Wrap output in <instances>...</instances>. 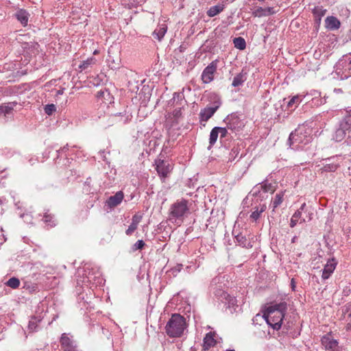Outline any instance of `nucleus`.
Wrapping results in <instances>:
<instances>
[{"label":"nucleus","instance_id":"nucleus-42","mask_svg":"<svg viewBox=\"0 0 351 351\" xmlns=\"http://www.w3.org/2000/svg\"><path fill=\"white\" fill-rule=\"evenodd\" d=\"M216 129L217 130V132L219 134H220L221 138H225L227 136L228 134V128H222V127H216Z\"/></svg>","mask_w":351,"mask_h":351},{"label":"nucleus","instance_id":"nucleus-9","mask_svg":"<svg viewBox=\"0 0 351 351\" xmlns=\"http://www.w3.org/2000/svg\"><path fill=\"white\" fill-rule=\"evenodd\" d=\"M156 170L160 178L164 181L173 170V165L167 160L157 158L155 160Z\"/></svg>","mask_w":351,"mask_h":351},{"label":"nucleus","instance_id":"nucleus-51","mask_svg":"<svg viewBox=\"0 0 351 351\" xmlns=\"http://www.w3.org/2000/svg\"><path fill=\"white\" fill-rule=\"evenodd\" d=\"M291 287L292 291H295L296 285H295V282L294 278H292L291 280Z\"/></svg>","mask_w":351,"mask_h":351},{"label":"nucleus","instance_id":"nucleus-2","mask_svg":"<svg viewBox=\"0 0 351 351\" xmlns=\"http://www.w3.org/2000/svg\"><path fill=\"white\" fill-rule=\"evenodd\" d=\"M186 328L185 318L180 314H173L167 323L165 330L167 335L170 337H181Z\"/></svg>","mask_w":351,"mask_h":351},{"label":"nucleus","instance_id":"nucleus-19","mask_svg":"<svg viewBox=\"0 0 351 351\" xmlns=\"http://www.w3.org/2000/svg\"><path fill=\"white\" fill-rule=\"evenodd\" d=\"M326 27L330 30H336L340 27L341 23L339 20L332 16H328L325 19Z\"/></svg>","mask_w":351,"mask_h":351},{"label":"nucleus","instance_id":"nucleus-46","mask_svg":"<svg viewBox=\"0 0 351 351\" xmlns=\"http://www.w3.org/2000/svg\"><path fill=\"white\" fill-rule=\"evenodd\" d=\"M265 11L267 13V16L269 15L274 14L276 12L274 10V8L268 7L265 8Z\"/></svg>","mask_w":351,"mask_h":351},{"label":"nucleus","instance_id":"nucleus-17","mask_svg":"<svg viewBox=\"0 0 351 351\" xmlns=\"http://www.w3.org/2000/svg\"><path fill=\"white\" fill-rule=\"evenodd\" d=\"M232 234L234 235L236 243H237L240 246L247 249L252 247V242L246 238L245 235H243L242 233H238L236 234L235 230H233Z\"/></svg>","mask_w":351,"mask_h":351},{"label":"nucleus","instance_id":"nucleus-4","mask_svg":"<svg viewBox=\"0 0 351 351\" xmlns=\"http://www.w3.org/2000/svg\"><path fill=\"white\" fill-rule=\"evenodd\" d=\"M346 136L351 140V109L346 111V115L340 121L332 138L336 142H341Z\"/></svg>","mask_w":351,"mask_h":351},{"label":"nucleus","instance_id":"nucleus-57","mask_svg":"<svg viewBox=\"0 0 351 351\" xmlns=\"http://www.w3.org/2000/svg\"><path fill=\"white\" fill-rule=\"evenodd\" d=\"M226 351H235L234 350H227Z\"/></svg>","mask_w":351,"mask_h":351},{"label":"nucleus","instance_id":"nucleus-35","mask_svg":"<svg viewBox=\"0 0 351 351\" xmlns=\"http://www.w3.org/2000/svg\"><path fill=\"white\" fill-rule=\"evenodd\" d=\"M217 129H216V127L213 128L210 132V138H209V143L210 146L208 148L212 147L217 141L219 134L217 132Z\"/></svg>","mask_w":351,"mask_h":351},{"label":"nucleus","instance_id":"nucleus-40","mask_svg":"<svg viewBox=\"0 0 351 351\" xmlns=\"http://www.w3.org/2000/svg\"><path fill=\"white\" fill-rule=\"evenodd\" d=\"M56 110V107L54 104H47L45 107V112L48 115H51Z\"/></svg>","mask_w":351,"mask_h":351},{"label":"nucleus","instance_id":"nucleus-48","mask_svg":"<svg viewBox=\"0 0 351 351\" xmlns=\"http://www.w3.org/2000/svg\"><path fill=\"white\" fill-rule=\"evenodd\" d=\"M346 322H347V324L345 326V330H346V332L351 331V321L350 319H348L347 317Z\"/></svg>","mask_w":351,"mask_h":351},{"label":"nucleus","instance_id":"nucleus-39","mask_svg":"<svg viewBox=\"0 0 351 351\" xmlns=\"http://www.w3.org/2000/svg\"><path fill=\"white\" fill-rule=\"evenodd\" d=\"M145 245V242L143 240H138L132 246V250L133 252L142 250Z\"/></svg>","mask_w":351,"mask_h":351},{"label":"nucleus","instance_id":"nucleus-14","mask_svg":"<svg viewBox=\"0 0 351 351\" xmlns=\"http://www.w3.org/2000/svg\"><path fill=\"white\" fill-rule=\"evenodd\" d=\"M337 265V262L335 258L329 259L326 265H324V269H322V280H326L328 279L330 276L333 274L336 267Z\"/></svg>","mask_w":351,"mask_h":351},{"label":"nucleus","instance_id":"nucleus-53","mask_svg":"<svg viewBox=\"0 0 351 351\" xmlns=\"http://www.w3.org/2000/svg\"><path fill=\"white\" fill-rule=\"evenodd\" d=\"M297 239H298V237L294 236V237L292 238V239H291V242H292V243H295V242H296Z\"/></svg>","mask_w":351,"mask_h":351},{"label":"nucleus","instance_id":"nucleus-22","mask_svg":"<svg viewBox=\"0 0 351 351\" xmlns=\"http://www.w3.org/2000/svg\"><path fill=\"white\" fill-rule=\"evenodd\" d=\"M216 344V340L214 339V336L211 332H208L204 338L203 347L204 350H208L213 347Z\"/></svg>","mask_w":351,"mask_h":351},{"label":"nucleus","instance_id":"nucleus-50","mask_svg":"<svg viewBox=\"0 0 351 351\" xmlns=\"http://www.w3.org/2000/svg\"><path fill=\"white\" fill-rule=\"evenodd\" d=\"M69 149V145L66 144L65 146H64L62 148H61L60 150H58V153L60 152H65Z\"/></svg>","mask_w":351,"mask_h":351},{"label":"nucleus","instance_id":"nucleus-26","mask_svg":"<svg viewBox=\"0 0 351 351\" xmlns=\"http://www.w3.org/2000/svg\"><path fill=\"white\" fill-rule=\"evenodd\" d=\"M326 9L320 5L315 6L313 10V15L319 21H321L322 18L326 14Z\"/></svg>","mask_w":351,"mask_h":351},{"label":"nucleus","instance_id":"nucleus-6","mask_svg":"<svg viewBox=\"0 0 351 351\" xmlns=\"http://www.w3.org/2000/svg\"><path fill=\"white\" fill-rule=\"evenodd\" d=\"M223 277L217 276L214 278L210 282V287L213 289L215 295L219 298L223 302L228 303L229 306H234L237 302L234 297L231 296L227 292L221 289L222 286L220 285L219 287H217V284H221V279Z\"/></svg>","mask_w":351,"mask_h":351},{"label":"nucleus","instance_id":"nucleus-28","mask_svg":"<svg viewBox=\"0 0 351 351\" xmlns=\"http://www.w3.org/2000/svg\"><path fill=\"white\" fill-rule=\"evenodd\" d=\"M41 321L40 317H32L29 322L28 330L29 332L36 331L38 327V323Z\"/></svg>","mask_w":351,"mask_h":351},{"label":"nucleus","instance_id":"nucleus-55","mask_svg":"<svg viewBox=\"0 0 351 351\" xmlns=\"http://www.w3.org/2000/svg\"><path fill=\"white\" fill-rule=\"evenodd\" d=\"M232 152L233 153H236V152H237V149L235 150L234 149H232Z\"/></svg>","mask_w":351,"mask_h":351},{"label":"nucleus","instance_id":"nucleus-23","mask_svg":"<svg viewBox=\"0 0 351 351\" xmlns=\"http://www.w3.org/2000/svg\"><path fill=\"white\" fill-rule=\"evenodd\" d=\"M15 16L23 25L25 26L27 24L29 14L25 10L21 9L18 10Z\"/></svg>","mask_w":351,"mask_h":351},{"label":"nucleus","instance_id":"nucleus-41","mask_svg":"<svg viewBox=\"0 0 351 351\" xmlns=\"http://www.w3.org/2000/svg\"><path fill=\"white\" fill-rule=\"evenodd\" d=\"M303 213L305 215V217L306 218V220L307 219V221H311L312 219H313V213L312 212V210L308 208L306 206L305 207V209L304 210H303Z\"/></svg>","mask_w":351,"mask_h":351},{"label":"nucleus","instance_id":"nucleus-18","mask_svg":"<svg viewBox=\"0 0 351 351\" xmlns=\"http://www.w3.org/2000/svg\"><path fill=\"white\" fill-rule=\"evenodd\" d=\"M142 219V215L136 213L132 216V223L129 226L128 228L125 231V234L128 236H130L133 234V232L137 229L139 223Z\"/></svg>","mask_w":351,"mask_h":351},{"label":"nucleus","instance_id":"nucleus-38","mask_svg":"<svg viewBox=\"0 0 351 351\" xmlns=\"http://www.w3.org/2000/svg\"><path fill=\"white\" fill-rule=\"evenodd\" d=\"M252 15L254 17H263V16H267V13L265 11V8L258 7L257 9L254 10L252 12Z\"/></svg>","mask_w":351,"mask_h":351},{"label":"nucleus","instance_id":"nucleus-1","mask_svg":"<svg viewBox=\"0 0 351 351\" xmlns=\"http://www.w3.org/2000/svg\"><path fill=\"white\" fill-rule=\"evenodd\" d=\"M287 304L285 302L272 304L267 308L263 317L267 324L274 330H279L287 311Z\"/></svg>","mask_w":351,"mask_h":351},{"label":"nucleus","instance_id":"nucleus-21","mask_svg":"<svg viewBox=\"0 0 351 351\" xmlns=\"http://www.w3.org/2000/svg\"><path fill=\"white\" fill-rule=\"evenodd\" d=\"M285 191H280L276 194L274 199L271 200L270 206L272 208V212L275 211V209L278 208L284 200V195Z\"/></svg>","mask_w":351,"mask_h":351},{"label":"nucleus","instance_id":"nucleus-34","mask_svg":"<svg viewBox=\"0 0 351 351\" xmlns=\"http://www.w3.org/2000/svg\"><path fill=\"white\" fill-rule=\"evenodd\" d=\"M44 222L48 226L53 227L56 226V221L54 220V216L48 212L45 213L43 216Z\"/></svg>","mask_w":351,"mask_h":351},{"label":"nucleus","instance_id":"nucleus-49","mask_svg":"<svg viewBox=\"0 0 351 351\" xmlns=\"http://www.w3.org/2000/svg\"><path fill=\"white\" fill-rule=\"evenodd\" d=\"M298 223V220L297 219L293 218V217L291 218L290 220V226L291 228H293L296 226V224Z\"/></svg>","mask_w":351,"mask_h":351},{"label":"nucleus","instance_id":"nucleus-8","mask_svg":"<svg viewBox=\"0 0 351 351\" xmlns=\"http://www.w3.org/2000/svg\"><path fill=\"white\" fill-rule=\"evenodd\" d=\"M342 157L337 155L324 158L321 161L322 167H321L319 171L322 173L335 172L340 167Z\"/></svg>","mask_w":351,"mask_h":351},{"label":"nucleus","instance_id":"nucleus-30","mask_svg":"<svg viewBox=\"0 0 351 351\" xmlns=\"http://www.w3.org/2000/svg\"><path fill=\"white\" fill-rule=\"evenodd\" d=\"M303 96L297 95L293 96L288 102L287 106L289 108L297 107L302 101Z\"/></svg>","mask_w":351,"mask_h":351},{"label":"nucleus","instance_id":"nucleus-16","mask_svg":"<svg viewBox=\"0 0 351 351\" xmlns=\"http://www.w3.org/2000/svg\"><path fill=\"white\" fill-rule=\"evenodd\" d=\"M124 195L122 191H118L115 195L110 196L106 201V204L110 208H114L119 205L123 201Z\"/></svg>","mask_w":351,"mask_h":351},{"label":"nucleus","instance_id":"nucleus-37","mask_svg":"<svg viewBox=\"0 0 351 351\" xmlns=\"http://www.w3.org/2000/svg\"><path fill=\"white\" fill-rule=\"evenodd\" d=\"M97 97L98 98L109 101L110 103L111 102V100L110 99L112 98V97L110 95V92L108 90H100L97 92Z\"/></svg>","mask_w":351,"mask_h":351},{"label":"nucleus","instance_id":"nucleus-11","mask_svg":"<svg viewBox=\"0 0 351 351\" xmlns=\"http://www.w3.org/2000/svg\"><path fill=\"white\" fill-rule=\"evenodd\" d=\"M60 343L64 351H78L76 342L73 340V337L69 333L62 334Z\"/></svg>","mask_w":351,"mask_h":351},{"label":"nucleus","instance_id":"nucleus-45","mask_svg":"<svg viewBox=\"0 0 351 351\" xmlns=\"http://www.w3.org/2000/svg\"><path fill=\"white\" fill-rule=\"evenodd\" d=\"M172 114L175 119H178L182 114L181 108L179 107V108H176L173 111Z\"/></svg>","mask_w":351,"mask_h":351},{"label":"nucleus","instance_id":"nucleus-44","mask_svg":"<svg viewBox=\"0 0 351 351\" xmlns=\"http://www.w3.org/2000/svg\"><path fill=\"white\" fill-rule=\"evenodd\" d=\"M343 313L345 315L348 314V318L351 321V304H348L343 307Z\"/></svg>","mask_w":351,"mask_h":351},{"label":"nucleus","instance_id":"nucleus-3","mask_svg":"<svg viewBox=\"0 0 351 351\" xmlns=\"http://www.w3.org/2000/svg\"><path fill=\"white\" fill-rule=\"evenodd\" d=\"M312 140V136L304 128H298L291 132L289 138V143L293 149H303L304 146L308 144Z\"/></svg>","mask_w":351,"mask_h":351},{"label":"nucleus","instance_id":"nucleus-31","mask_svg":"<svg viewBox=\"0 0 351 351\" xmlns=\"http://www.w3.org/2000/svg\"><path fill=\"white\" fill-rule=\"evenodd\" d=\"M96 62L95 58L91 57L88 58L87 60H84L82 62V63L79 65V68L81 70H86L88 69L90 66H91L93 64H95Z\"/></svg>","mask_w":351,"mask_h":351},{"label":"nucleus","instance_id":"nucleus-36","mask_svg":"<svg viewBox=\"0 0 351 351\" xmlns=\"http://www.w3.org/2000/svg\"><path fill=\"white\" fill-rule=\"evenodd\" d=\"M5 285L12 289H16L20 285V280L19 278L12 277L10 278L5 283Z\"/></svg>","mask_w":351,"mask_h":351},{"label":"nucleus","instance_id":"nucleus-12","mask_svg":"<svg viewBox=\"0 0 351 351\" xmlns=\"http://www.w3.org/2000/svg\"><path fill=\"white\" fill-rule=\"evenodd\" d=\"M217 62V60H213L204 69L201 77L204 84H208L213 80Z\"/></svg>","mask_w":351,"mask_h":351},{"label":"nucleus","instance_id":"nucleus-47","mask_svg":"<svg viewBox=\"0 0 351 351\" xmlns=\"http://www.w3.org/2000/svg\"><path fill=\"white\" fill-rule=\"evenodd\" d=\"M182 268V265L180 264L176 266L174 268L171 269L172 273L173 274H176L177 273L180 272Z\"/></svg>","mask_w":351,"mask_h":351},{"label":"nucleus","instance_id":"nucleus-32","mask_svg":"<svg viewBox=\"0 0 351 351\" xmlns=\"http://www.w3.org/2000/svg\"><path fill=\"white\" fill-rule=\"evenodd\" d=\"M13 105L9 104L6 106H0V114H3L5 117H9L12 114Z\"/></svg>","mask_w":351,"mask_h":351},{"label":"nucleus","instance_id":"nucleus-43","mask_svg":"<svg viewBox=\"0 0 351 351\" xmlns=\"http://www.w3.org/2000/svg\"><path fill=\"white\" fill-rule=\"evenodd\" d=\"M184 99V95L181 93H174L173 97L172 98L173 103H174L176 101L178 103L179 101H182Z\"/></svg>","mask_w":351,"mask_h":351},{"label":"nucleus","instance_id":"nucleus-54","mask_svg":"<svg viewBox=\"0 0 351 351\" xmlns=\"http://www.w3.org/2000/svg\"><path fill=\"white\" fill-rule=\"evenodd\" d=\"M58 95H62L63 93V90H59L57 92Z\"/></svg>","mask_w":351,"mask_h":351},{"label":"nucleus","instance_id":"nucleus-33","mask_svg":"<svg viewBox=\"0 0 351 351\" xmlns=\"http://www.w3.org/2000/svg\"><path fill=\"white\" fill-rule=\"evenodd\" d=\"M233 43L234 45V47L240 50H243L246 47L245 40L242 37H237L234 38Z\"/></svg>","mask_w":351,"mask_h":351},{"label":"nucleus","instance_id":"nucleus-20","mask_svg":"<svg viewBox=\"0 0 351 351\" xmlns=\"http://www.w3.org/2000/svg\"><path fill=\"white\" fill-rule=\"evenodd\" d=\"M247 80V73L243 72L242 71L241 73H238L236 76L234 77L232 82V86L233 87H238L242 86L243 84Z\"/></svg>","mask_w":351,"mask_h":351},{"label":"nucleus","instance_id":"nucleus-56","mask_svg":"<svg viewBox=\"0 0 351 351\" xmlns=\"http://www.w3.org/2000/svg\"><path fill=\"white\" fill-rule=\"evenodd\" d=\"M97 50H95V51H94V54H97Z\"/></svg>","mask_w":351,"mask_h":351},{"label":"nucleus","instance_id":"nucleus-10","mask_svg":"<svg viewBox=\"0 0 351 351\" xmlns=\"http://www.w3.org/2000/svg\"><path fill=\"white\" fill-rule=\"evenodd\" d=\"M223 122L226 124L227 128L233 132L239 131L244 127L243 121L236 114L227 116Z\"/></svg>","mask_w":351,"mask_h":351},{"label":"nucleus","instance_id":"nucleus-27","mask_svg":"<svg viewBox=\"0 0 351 351\" xmlns=\"http://www.w3.org/2000/svg\"><path fill=\"white\" fill-rule=\"evenodd\" d=\"M223 10V5H214L209 8V10L207 11V14L210 17H213V16H216L217 14H219L221 12H222Z\"/></svg>","mask_w":351,"mask_h":351},{"label":"nucleus","instance_id":"nucleus-15","mask_svg":"<svg viewBox=\"0 0 351 351\" xmlns=\"http://www.w3.org/2000/svg\"><path fill=\"white\" fill-rule=\"evenodd\" d=\"M267 209V205L265 204H259L258 206H256L253 208V211L250 215V220L251 222L256 223L259 219L261 217L263 213H264Z\"/></svg>","mask_w":351,"mask_h":351},{"label":"nucleus","instance_id":"nucleus-52","mask_svg":"<svg viewBox=\"0 0 351 351\" xmlns=\"http://www.w3.org/2000/svg\"><path fill=\"white\" fill-rule=\"evenodd\" d=\"M348 71H349L350 73H351V59L350 60L349 64H348Z\"/></svg>","mask_w":351,"mask_h":351},{"label":"nucleus","instance_id":"nucleus-13","mask_svg":"<svg viewBox=\"0 0 351 351\" xmlns=\"http://www.w3.org/2000/svg\"><path fill=\"white\" fill-rule=\"evenodd\" d=\"M221 100L218 98L213 102V106L211 107H206L202 109L199 113L200 120L202 121H207L210 118H211L217 109L221 106Z\"/></svg>","mask_w":351,"mask_h":351},{"label":"nucleus","instance_id":"nucleus-7","mask_svg":"<svg viewBox=\"0 0 351 351\" xmlns=\"http://www.w3.org/2000/svg\"><path fill=\"white\" fill-rule=\"evenodd\" d=\"M321 345L326 351H343V346L339 344L337 339H335L332 332H328L323 335L320 339Z\"/></svg>","mask_w":351,"mask_h":351},{"label":"nucleus","instance_id":"nucleus-29","mask_svg":"<svg viewBox=\"0 0 351 351\" xmlns=\"http://www.w3.org/2000/svg\"><path fill=\"white\" fill-rule=\"evenodd\" d=\"M305 207H306V203H303L301 205L300 208L299 209H298L295 212V213L292 215V217L293 218L297 219L298 220L300 219V223L306 221V218L302 217L303 210H304Z\"/></svg>","mask_w":351,"mask_h":351},{"label":"nucleus","instance_id":"nucleus-25","mask_svg":"<svg viewBox=\"0 0 351 351\" xmlns=\"http://www.w3.org/2000/svg\"><path fill=\"white\" fill-rule=\"evenodd\" d=\"M167 30L166 25L163 24L160 25L153 33L154 36L158 40H161L165 35Z\"/></svg>","mask_w":351,"mask_h":351},{"label":"nucleus","instance_id":"nucleus-5","mask_svg":"<svg viewBox=\"0 0 351 351\" xmlns=\"http://www.w3.org/2000/svg\"><path fill=\"white\" fill-rule=\"evenodd\" d=\"M189 213V201L185 199L177 200L169 209V218L171 220L182 221L184 217Z\"/></svg>","mask_w":351,"mask_h":351},{"label":"nucleus","instance_id":"nucleus-24","mask_svg":"<svg viewBox=\"0 0 351 351\" xmlns=\"http://www.w3.org/2000/svg\"><path fill=\"white\" fill-rule=\"evenodd\" d=\"M260 189H263L264 193H273L275 191V186L271 183H267V182H263L259 186H256V188L254 189L255 193L257 192L260 193Z\"/></svg>","mask_w":351,"mask_h":351}]
</instances>
